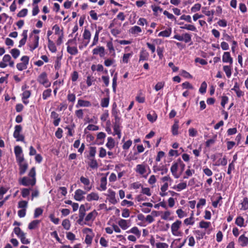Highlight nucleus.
<instances>
[{
	"label": "nucleus",
	"instance_id": "f257e3e1",
	"mask_svg": "<svg viewBox=\"0 0 248 248\" xmlns=\"http://www.w3.org/2000/svg\"><path fill=\"white\" fill-rule=\"evenodd\" d=\"M36 171L35 168L32 167L29 172L28 176H24L18 180L20 185L24 186H33L36 183Z\"/></svg>",
	"mask_w": 248,
	"mask_h": 248
},
{
	"label": "nucleus",
	"instance_id": "f03ea898",
	"mask_svg": "<svg viewBox=\"0 0 248 248\" xmlns=\"http://www.w3.org/2000/svg\"><path fill=\"white\" fill-rule=\"evenodd\" d=\"M14 232L23 244L27 245L30 243V239L26 238V233L23 232L19 227H15L14 229Z\"/></svg>",
	"mask_w": 248,
	"mask_h": 248
},
{
	"label": "nucleus",
	"instance_id": "7ed1b4c3",
	"mask_svg": "<svg viewBox=\"0 0 248 248\" xmlns=\"http://www.w3.org/2000/svg\"><path fill=\"white\" fill-rule=\"evenodd\" d=\"M15 62L12 60V58L9 54H5L0 62V68H4L9 65L11 67H14Z\"/></svg>",
	"mask_w": 248,
	"mask_h": 248
},
{
	"label": "nucleus",
	"instance_id": "20e7f679",
	"mask_svg": "<svg viewBox=\"0 0 248 248\" xmlns=\"http://www.w3.org/2000/svg\"><path fill=\"white\" fill-rule=\"evenodd\" d=\"M22 130V127L20 125H16L15 126V131L13 134L14 137L16 139L17 141H24V136L21 134L20 133Z\"/></svg>",
	"mask_w": 248,
	"mask_h": 248
},
{
	"label": "nucleus",
	"instance_id": "39448f33",
	"mask_svg": "<svg viewBox=\"0 0 248 248\" xmlns=\"http://www.w3.org/2000/svg\"><path fill=\"white\" fill-rule=\"evenodd\" d=\"M38 82L44 86L46 88L50 86L51 83L48 81L47 74L46 72L42 73L38 77Z\"/></svg>",
	"mask_w": 248,
	"mask_h": 248
},
{
	"label": "nucleus",
	"instance_id": "423d86ee",
	"mask_svg": "<svg viewBox=\"0 0 248 248\" xmlns=\"http://www.w3.org/2000/svg\"><path fill=\"white\" fill-rule=\"evenodd\" d=\"M16 162L19 166V174L20 175H22L27 171L29 166L28 164L25 159L17 160Z\"/></svg>",
	"mask_w": 248,
	"mask_h": 248
},
{
	"label": "nucleus",
	"instance_id": "0eeeda50",
	"mask_svg": "<svg viewBox=\"0 0 248 248\" xmlns=\"http://www.w3.org/2000/svg\"><path fill=\"white\" fill-rule=\"evenodd\" d=\"M182 222L180 220H177L173 223L171 226V231L172 234L174 236H179L181 235V232L179 231V229L181 225Z\"/></svg>",
	"mask_w": 248,
	"mask_h": 248
},
{
	"label": "nucleus",
	"instance_id": "6e6552de",
	"mask_svg": "<svg viewBox=\"0 0 248 248\" xmlns=\"http://www.w3.org/2000/svg\"><path fill=\"white\" fill-rule=\"evenodd\" d=\"M107 197V200L113 204H115L119 202V200L116 198V193L111 189H108V193L105 195Z\"/></svg>",
	"mask_w": 248,
	"mask_h": 248
},
{
	"label": "nucleus",
	"instance_id": "1a4fd4ad",
	"mask_svg": "<svg viewBox=\"0 0 248 248\" xmlns=\"http://www.w3.org/2000/svg\"><path fill=\"white\" fill-rule=\"evenodd\" d=\"M173 38L179 41H184L186 43L191 41V35L188 33H185L182 35L175 34Z\"/></svg>",
	"mask_w": 248,
	"mask_h": 248
},
{
	"label": "nucleus",
	"instance_id": "9d476101",
	"mask_svg": "<svg viewBox=\"0 0 248 248\" xmlns=\"http://www.w3.org/2000/svg\"><path fill=\"white\" fill-rule=\"evenodd\" d=\"M14 152L16 155V161L25 159L21 147L19 146H15L14 148Z\"/></svg>",
	"mask_w": 248,
	"mask_h": 248
},
{
	"label": "nucleus",
	"instance_id": "9b49d317",
	"mask_svg": "<svg viewBox=\"0 0 248 248\" xmlns=\"http://www.w3.org/2000/svg\"><path fill=\"white\" fill-rule=\"evenodd\" d=\"M117 223L118 225L124 230H126L131 226V221L130 220L120 219Z\"/></svg>",
	"mask_w": 248,
	"mask_h": 248
},
{
	"label": "nucleus",
	"instance_id": "f8f14e48",
	"mask_svg": "<svg viewBox=\"0 0 248 248\" xmlns=\"http://www.w3.org/2000/svg\"><path fill=\"white\" fill-rule=\"evenodd\" d=\"M179 167V159L177 160L176 162H173L170 171L172 173V174L173 175L175 178H178L180 177V175L177 173L178 168Z\"/></svg>",
	"mask_w": 248,
	"mask_h": 248
},
{
	"label": "nucleus",
	"instance_id": "ddd939ff",
	"mask_svg": "<svg viewBox=\"0 0 248 248\" xmlns=\"http://www.w3.org/2000/svg\"><path fill=\"white\" fill-rule=\"evenodd\" d=\"M86 194V192L82 189H78L75 192L74 198L76 201H81L84 198V195Z\"/></svg>",
	"mask_w": 248,
	"mask_h": 248
},
{
	"label": "nucleus",
	"instance_id": "4468645a",
	"mask_svg": "<svg viewBox=\"0 0 248 248\" xmlns=\"http://www.w3.org/2000/svg\"><path fill=\"white\" fill-rule=\"evenodd\" d=\"M92 53L93 55L99 54L100 57H104L105 55V48L102 46H98L93 50Z\"/></svg>",
	"mask_w": 248,
	"mask_h": 248
},
{
	"label": "nucleus",
	"instance_id": "2eb2a0df",
	"mask_svg": "<svg viewBox=\"0 0 248 248\" xmlns=\"http://www.w3.org/2000/svg\"><path fill=\"white\" fill-rule=\"evenodd\" d=\"M80 181L84 186V189L87 191H90L92 189V186L90 185V181L88 178L84 176H81Z\"/></svg>",
	"mask_w": 248,
	"mask_h": 248
},
{
	"label": "nucleus",
	"instance_id": "dca6fc26",
	"mask_svg": "<svg viewBox=\"0 0 248 248\" xmlns=\"http://www.w3.org/2000/svg\"><path fill=\"white\" fill-rule=\"evenodd\" d=\"M50 117L51 119L54 120L53 123L54 126H58L61 121V118L59 117V114L55 111H53L51 113Z\"/></svg>",
	"mask_w": 248,
	"mask_h": 248
},
{
	"label": "nucleus",
	"instance_id": "f3484780",
	"mask_svg": "<svg viewBox=\"0 0 248 248\" xmlns=\"http://www.w3.org/2000/svg\"><path fill=\"white\" fill-rule=\"evenodd\" d=\"M149 57V53L144 49L142 48L140 51L139 62L147 61Z\"/></svg>",
	"mask_w": 248,
	"mask_h": 248
},
{
	"label": "nucleus",
	"instance_id": "a211bd4d",
	"mask_svg": "<svg viewBox=\"0 0 248 248\" xmlns=\"http://www.w3.org/2000/svg\"><path fill=\"white\" fill-rule=\"evenodd\" d=\"M222 61L224 62H228L232 64L233 62L232 58L231 57L229 52H225L222 56Z\"/></svg>",
	"mask_w": 248,
	"mask_h": 248
},
{
	"label": "nucleus",
	"instance_id": "6ab92c4d",
	"mask_svg": "<svg viewBox=\"0 0 248 248\" xmlns=\"http://www.w3.org/2000/svg\"><path fill=\"white\" fill-rule=\"evenodd\" d=\"M107 180L106 177H103L101 178L100 180V185L99 187H97V189L99 191H104L107 189Z\"/></svg>",
	"mask_w": 248,
	"mask_h": 248
},
{
	"label": "nucleus",
	"instance_id": "aec40b11",
	"mask_svg": "<svg viewBox=\"0 0 248 248\" xmlns=\"http://www.w3.org/2000/svg\"><path fill=\"white\" fill-rule=\"evenodd\" d=\"M99 199L98 194L97 193L91 192L87 195L86 200L88 202L92 201H98Z\"/></svg>",
	"mask_w": 248,
	"mask_h": 248
},
{
	"label": "nucleus",
	"instance_id": "412c9836",
	"mask_svg": "<svg viewBox=\"0 0 248 248\" xmlns=\"http://www.w3.org/2000/svg\"><path fill=\"white\" fill-rule=\"evenodd\" d=\"M238 242L241 246L246 247L248 245V238L244 234L241 235L238 238Z\"/></svg>",
	"mask_w": 248,
	"mask_h": 248
},
{
	"label": "nucleus",
	"instance_id": "4be33fe9",
	"mask_svg": "<svg viewBox=\"0 0 248 248\" xmlns=\"http://www.w3.org/2000/svg\"><path fill=\"white\" fill-rule=\"evenodd\" d=\"M92 106V104L90 101L83 100L82 99H79L78 101V103L76 105V107L78 108L79 107H89Z\"/></svg>",
	"mask_w": 248,
	"mask_h": 248
},
{
	"label": "nucleus",
	"instance_id": "5701e85b",
	"mask_svg": "<svg viewBox=\"0 0 248 248\" xmlns=\"http://www.w3.org/2000/svg\"><path fill=\"white\" fill-rule=\"evenodd\" d=\"M97 214V212L95 210H93V211L90 212L87 215V216L85 217V220L86 221H93L95 218Z\"/></svg>",
	"mask_w": 248,
	"mask_h": 248
},
{
	"label": "nucleus",
	"instance_id": "b1692460",
	"mask_svg": "<svg viewBox=\"0 0 248 248\" xmlns=\"http://www.w3.org/2000/svg\"><path fill=\"white\" fill-rule=\"evenodd\" d=\"M187 187V184L186 182H183L182 183H180L176 186H174L172 187V188L174 189H176L178 191H180L182 190L186 189Z\"/></svg>",
	"mask_w": 248,
	"mask_h": 248
},
{
	"label": "nucleus",
	"instance_id": "393cba45",
	"mask_svg": "<svg viewBox=\"0 0 248 248\" xmlns=\"http://www.w3.org/2000/svg\"><path fill=\"white\" fill-rule=\"evenodd\" d=\"M142 30L140 27L138 26H134L131 27L129 30L130 33L137 35L141 32Z\"/></svg>",
	"mask_w": 248,
	"mask_h": 248
},
{
	"label": "nucleus",
	"instance_id": "a878e982",
	"mask_svg": "<svg viewBox=\"0 0 248 248\" xmlns=\"http://www.w3.org/2000/svg\"><path fill=\"white\" fill-rule=\"evenodd\" d=\"M136 171L141 175L144 174L146 171L145 165L143 164L137 165Z\"/></svg>",
	"mask_w": 248,
	"mask_h": 248
},
{
	"label": "nucleus",
	"instance_id": "bb28decb",
	"mask_svg": "<svg viewBox=\"0 0 248 248\" xmlns=\"http://www.w3.org/2000/svg\"><path fill=\"white\" fill-rule=\"evenodd\" d=\"M116 108V105L114 104L112 109V115L114 117L115 121H120L121 118L118 116L119 110H118Z\"/></svg>",
	"mask_w": 248,
	"mask_h": 248
},
{
	"label": "nucleus",
	"instance_id": "cd10ccee",
	"mask_svg": "<svg viewBox=\"0 0 248 248\" xmlns=\"http://www.w3.org/2000/svg\"><path fill=\"white\" fill-rule=\"evenodd\" d=\"M91 37V33L90 31L87 29H84V32L83 34V37L84 40H87V43L85 45V46H87V45L89 43V42L90 41Z\"/></svg>",
	"mask_w": 248,
	"mask_h": 248
},
{
	"label": "nucleus",
	"instance_id": "c85d7f7f",
	"mask_svg": "<svg viewBox=\"0 0 248 248\" xmlns=\"http://www.w3.org/2000/svg\"><path fill=\"white\" fill-rule=\"evenodd\" d=\"M178 121L175 120L174 124L172 125L171 127V132L173 135L176 136L178 134Z\"/></svg>",
	"mask_w": 248,
	"mask_h": 248
},
{
	"label": "nucleus",
	"instance_id": "c756f323",
	"mask_svg": "<svg viewBox=\"0 0 248 248\" xmlns=\"http://www.w3.org/2000/svg\"><path fill=\"white\" fill-rule=\"evenodd\" d=\"M39 37L38 35H35L34 37V41L33 45L30 46V50L32 51L34 49L38 46Z\"/></svg>",
	"mask_w": 248,
	"mask_h": 248
},
{
	"label": "nucleus",
	"instance_id": "7c9ffc66",
	"mask_svg": "<svg viewBox=\"0 0 248 248\" xmlns=\"http://www.w3.org/2000/svg\"><path fill=\"white\" fill-rule=\"evenodd\" d=\"M121 121H116L113 123V130L114 133H118V132L121 131Z\"/></svg>",
	"mask_w": 248,
	"mask_h": 248
},
{
	"label": "nucleus",
	"instance_id": "2f4dec72",
	"mask_svg": "<svg viewBox=\"0 0 248 248\" xmlns=\"http://www.w3.org/2000/svg\"><path fill=\"white\" fill-rule=\"evenodd\" d=\"M180 28L182 29H185L188 31H197V30L196 27L192 24H185L183 26H181Z\"/></svg>",
	"mask_w": 248,
	"mask_h": 248
},
{
	"label": "nucleus",
	"instance_id": "473e14b6",
	"mask_svg": "<svg viewBox=\"0 0 248 248\" xmlns=\"http://www.w3.org/2000/svg\"><path fill=\"white\" fill-rule=\"evenodd\" d=\"M106 146L109 150H111L115 146V141L111 137L108 138V142L106 144Z\"/></svg>",
	"mask_w": 248,
	"mask_h": 248
},
{
	"label": "nucleus",
	"instance_id": "72a5a7b5",
	"mask_svg": "<svg viewBox=\"0 0 248 248\" xmlns=\"http://www.w3.org/2000/svg\"><path fill=\"white\" fill-rule=\"evenodd\" d=\"M171 33V29L169 28L167 30H165L163 31H160L158 34V36H162L165 37H169Z\"/></svg>",
	"mask_w": 248,
	"mask_h": 248
},
{
	"label": "nucleus",
	"instance_id": "f704fd0d",
	"mask_svg": "<svg viewBox=\"0 0 248 248\" xmlns=\"http://www.w3.org/2000/svg\"><path fill=\"white\" fill-rule=\"evenodd\" d=\"M62 56H57L55 61L54 68L56 70L58 71L61 67V60Z\"/></svg>",
	"mask_w": 248,
	"mask_h": 248
},
{
	"label": "nucleus",
	"instance_id": "c9c22d12",
	"mask_svg": "<svg viewBox=\"0 0 248 248\" xmlns=\"http://www.w3.org/2000/svg\"><path fill=\"white\" fill-rule=\"evenodd\" d=\"M101 30V29L96 31L95 35L93 37V41L92 45L90 46V47H93L98 43L99 40V34Z\"/></svg>",
	"mask_w": 248,
	"mask_h": 248
},
{
	"label": "nucleus",
	"instance_id": "e433bc0d",
	"mask_svg": "<svg viewBox=\"0 0 248 248\" xmlns=\"http://www.w3.org/2000/svg\"><path fill=\"white\" fill-rule=\"evenodd\" d=\"M241 207L240 210H246L248 209V198L245 197L240 203Z\"/></svg>",
	"mask_w": 248,
	"mask_h": 248
},
{
	"label": "nucleus",
	"instance_id": "4c0bfd02",
	"mask_svg": "<svg viewBox=\"0 0 248 248\" xmlns=\"http://www.w3.org/2000/svg\"><path fill=\"white\" fill-rule=\"evenodd\" d=\"M48 47L49 50L53 53L56 52L57 51V48L55 44L53 42V41H51L49 38L48 40Z\"/></svg>",
	"mask_w": 248,
	"mask_h": 248
},
{
	"label": "nucleus",
	"instance_id": "58836bf2",
	"mask_svg": "<svg viewBox=\"0 0 248 248\" xmlns=\"http://www.w3.org/2000/svg\"><path fill=\"white\" fill-rule=\"evenodd\" d=\"M184 222L186 225H193L195 223L194 217H193V214L192 213L189 217L186 218L184 220Z\"/></svg>",
	"mask_w": 248,
	"mask_h": 248
},
{
	"label": "nucleus",
	"instance_id": "ea45409f",
	"mask_svg": "<svg viewBox=\"0 0 248 248\" xmlns=\"http://www.w3.org/2000/svg\"><path fill=\"white\" fill-rule=\"evenodd\" d=\"M157 118V115L155 111L153 112V114L149 113L147 115V119L151 123L155 122Z\"/></svg>",
	"mask_w": 248,
	"mask_h": 248
},
{
	"label": "nucleus",
	"instance_id": "a19ab883",
	"mask_svg": "<svg viewBox=\"0 0 248 248\" xmlns=\"http://www.w3.org/2000/svg\"><path fill=\"white\" fill-rule=\"evenodd\" d=\"M93 237L94 233H91V234L86 235L85 243L88 245V246H89L92 244Z\"/></svg>",
	"mask_w": 248,
	"mask_h": 248
},
{
	"label": "nucleus",
	"instance_id": "79ce46f5",
	"mask_svg": "<svg viewBox=\"0 0 248 248\" xmlns=\"http://www.w3.org/2000/svg\"><path fill=\"white\" fill-rule=\"evenodd\" d=\"M67 51L69 54L72 55H75L78 53V50L75 46L71 47L68 46L67 47Z\"/></svg>",
	"mask_w": 248,
	"mask_h": 248
},
{
	"label": "nucleus",
	"instance_id": "37998d69",
	"mask_svg": "<svg viewBox=\"0 0 248 248\" xmlns=\"http://www.w3.org/2000/svg\"><path fill=\"white\" fill-rule=\"evenodd\" d=\"M10 53L11 54L12 57L15 59H16L19 56L20 52V50L17 48H13L11 50Z\"/></svg>",
	"mask_w": 248,
	"mask_h": 248
},
{
	"label": "nucleus",
	"instance_id": "c03bdc74",
	"mask_svg": "<svg viewBox=\"0 0 248 248\" xmlns=\"http://www.w3.org/2000/svg\"><path fill=\"white\" fill-rule=\"evenodd\" d=\"M96 148L94 146H91L90 147L89 155L88 158H93L95 157V155L96 152Z\"/></svg>",
	"mask_w": 248,
	"mask_h": 248
},
{
	"label": "nucleus",
	"instance_id": "a18cd8bd",
	"mask_svg": "<svg viewBox=\"0 0 248 248\" xmlns=\"http://www.w3.org/2000/svg\"><path fill=\"white\" fill-rule=\"evenodd\" d=\"M126 232L134 233L138 237H139L140 235V232L137 227H134L132 228L130 230L127 231Z\"/></svg>",
	"mask_w": 248,
	"mask_h": 248
},
{
	"label": "nucleus",
	"instance_id": "49530a36",
	"mask_svg": "<svg viewBox=\"0 0 248 248\" xmlns=\"http://www.w3.org/2000/svg\"><path fill=\"white\" fill-rule=\"evenodd\" d=\"M40 221L38 220H34L29 224L28 228L30 230L34 229L39 224Z\"/></svg>",
	"mask_w": 248,
	"mask_h": 248
},
{
	"label": "nucleus",
	"instance_id": "de8ad7c7",
	"mask_svg": "<svg viewBox=\"0 0 248 248\" xmlns=\"http://www.w3.org/2000/svg\"><path fill=\"white\" fill-rule=\"evenodd\" d=\"M109 102V97L103 98L101 101V106L103 108H107L108 106Z\"/></svg>",
	"mask_w": 248,
	"mask_h": 248
},
{
	"label": "nucleus",
	"instance_id": "09e8293b",
	"mask_svg": "<svg viewBox=\"0 0 248 248\" xmlns=\"http://www.w3.org/2000/svg\"><path fill=\"white\" fill-rule=\"evenodd\" d=\"M223 71L225 72L226 76L230 78L232 75L231 67L228 65H224L223 67Z\"/></svg>",
	"mask_w": 248,
	"mask_h": 248
},
{
	"label": "nucleus",
	"instance_id": "8fccbe9b",
	"mask_svg": "<svg viewBox=\"0 0 248 248\" xmlns=\"http://www.w3.org/2000/svg\"><path fill=\"white\" fill-rule=\"evenodd\" d=\"M90 160L89 163L90 167L92 169H96L98 168V163L95 158H89Z\"/></svg>",
	"mask_w": 248,
	"mask_h": 248
},
{
	"label": "nucleus",
	"instance_id": "3c124183",
	"mask_svg": "<svg viewBox=\"0 0 248 248\" xmlns=\"http://www.w3.org/2000/svg\"><path fill=\"white\" fill-rule=\"evenodd\" d=\"M132 53L124 54L123 57L122 62L124 63H127L129 62L130 58L132 56Z\"/></svg>",
	"mask_w": 248,
	"mask_h": 248
},
{
	"label": "nucleus",
	"instance_id": "603ef678",
	"mask_svg": "<svg viewBox=\"0 0 248 248\" xmlns=\"http://www.w3.org/2000/svg\"><path fill=\"white\" fill-rule=\"evenodd\" d=\"M52 90L50 89H48L45 90L42 94V97L44 100H46L48 97L50 96L51 94Z\"/></svg>",
	"mask_w": 248,
	"mask_h": 248
},
{
	"label": "nucleus",
	"instance_id": "864d4df0",
	"mask_svg": "<svg viewBox=\"0 0 248 248\" xmlns=\"http://www.w3.org/2000/svg\"><path fill=\"white\" fill-rule=\"evenodd\" d=\"M62 226L66 230H69L71 226L69 220L68 219H64L62 222Z\"/></svg>",
	"mask_w": 248,
	"mask_h": 248
},
{
	"label": "nucleus",
	"instance_id": "5fc2aeb1",
	"mask_svg": "<svg viewBox=\"0 0 248 248\" xmlns=\"http://www.w3.org/2000/svg\"><path fill=\"white\" fill-rule=\"evenodd\" d=\"M244 223V219L242 217H238L235 220V224L239 227H243Z\"/></svg>",
	"mask_w": 248,
	"mask_h": 248
},
{
	"label": "nucleus",
	"instance_id": "6e6d98bb",
	"mask_svg": "<svg viewBox=\"0 0 248 248\" xmlns=\"http://www.w3.org/2000/svg\"><path fill=\"white\" fill-rule=\"evenodd\" d=\"M211 225L210 222H206L203 220L201 221L199 223V227L202 229H207Z\"/></svg>",
	"mask_w": 248,
	"mask_h": 248
},
{
	"label": "nucleus",
	"instance_id": "4d7b16f0",
	"mask_svg": "<svg viewBox=\"0 0 248 248\" xmlns=\"http://www.w3.org/2000/svg\"><path fill=\"white\" fill-rule=\"evenodd\" d=\"M207 84L205 81H203L201 84V87L199 89V92L202 94H204L206 93L207 88Z\"/></svg>",
	"mask_w": 248,
	"mask_h": 248
},
{
	"label": "nucleus",
	"instance_id": "13d9d810",
	"mask_svg": "<svg viewBox=\"0 0 248 248\" xmlns=\"http://www.w3.org/2000/svg\"><path fill=\"white\" fill-rule=\"evenodd\" d=\"M107 46L108 48V50H109L110 53L113 52V55L114 56L115 54V50L112 41H110L107 42Z\"/></svg>",
	"mask_w": 248,
	"mask_h": 248
},
{
	"label": "nucleus",
	"instance_id": "bf43d9fd",
	"mask_svg": "<svg viewBox=\"0 0 248 248\" xmlns=\"http://www.w3.org/2000/svg\"><path fill=\"white\" fill-rule=\"evenodd\" d=\"M164 48L163 47L158 46L157 47L156 51L159 59L161 60L163 57V52Z\"/></svg>",
	"mask_w": 248,
	"mask_h": 248
},
{
	"label": "nucleus",
	"instance_id": "052dcab7",
	"mask_svg": "<svg viewBox=\"0 0 248 248\" xmlns=\"http://www.w3.org/2000/svg\"><path fill=\"white\" fill-rule=\"evenodd\" d=\"M117 74L116 73L112 79V89L113 91L115 93L116 91V86H117Z\"/></svg>",
	"mask_w": 248,
	"mask_h": 248
},
{
	"label": "nucleus",
	"instance_id": "680f3d73",
	"mask_svg": "<svg viewBox=\"0 0 248 248\" xmlns=\"http://www.w3.org/2000/svg\"><path fill=\"white\" fill-rule=\"evenodd\" d=\"M85 208L84 205H81L80 206L79 210V217H81L82 218V217H84L85 215Z\"/></svg>",
	"mask_w": 248,
	"mask_h": 248
},
{
	"label": "nucleus",
	"instance_id": "e2e57ef3",
	"mask_svg": "<svg viewBox=\"0 0 248 248\" xmlns=\"http://www.w3.org/2000/svg\"><path fill=\"white\" fill-rule=\"evenodd\" d=\"M16 68L19 71H22L27 68V65L24 63L20 62L16 64Z\"/></svg>",
	"mask_w": 248,
	"mask_h": 248
},
{
	"label": "nucleus",
	"instance_id": "0e129e2a",
	"mask_svg": "<svg viewBox=\"0 0 248 248\" xmlns=\"http://www.w3.org/2000/svg\"><path fill=\"white\" fill-rule=\"evenodd\" d=\"M43 210L41 208H37L35 209L34 218H37L43 213Z\"/></svg>",
	"mask_w": 248,
	"mask_h": 248
},
{
	"label": "nucleus",
	"instance_id": "69168bd1",
	"mask_svg": "<svg viewBox=\"0 0 248 248\" xmlns=\"http://www.w3.org/2000/svg\"><path fill=\"white\" fill-rule=\"evenodd\" d=\"M30 193V189L23 188L21 190V195L23 198H26Z\"/></svg>",
	"mask_w": 248,
	"mask_h": 248
},
{
	"label": "nucleus",
	"instance_id": "338daca9",
	"mask_svg": "<svg viewBox=\"0 0 248 248\" xmlns=\"http://www.w3.org/2000/svg\"><path fill=\"white\" fill-rule=\"evenodd\" d=\"M201 8V4L200 3L195 4L191 8V11L192 12H196L199 11Z\"/></svg>",
	"mask_w": 248,
	"mask_h": 248
},
{
	"label": "nucleus",
	"instance_id": "774afa93",
	"mask_svg": "<svg viewBox=\"0 0 248 248\" xmlns=\"http://www.w3.org/2000/svg\"><path fill=\"white\" fill-rule=\"evenodd\" d=\"M156 248H168L169 245L166 243L159 242L155 244Z\"/></svg>",
	"mask_w": 248,
	"mask_h": 248
}]
</instances>
